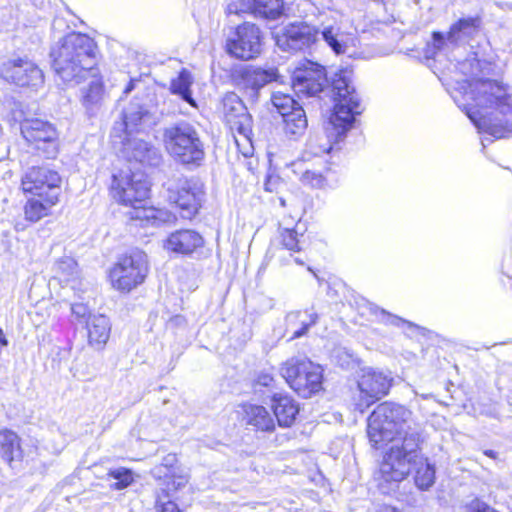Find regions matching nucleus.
I'll list each match as a JSON object with an SVG mask.
<instances>
[{"label": "nucleus", "mask_w": 512, "mask_h": 512, "mask_svg": "<svg viewBox=\"0 0 512 512\" xmlns=\"http://www.w3.org/2000/svg\"><path fill=\"white\" fill-rule=\"evenodd\" d=\"M371 311L375 314V315H378L380 314L381 316V320L383 322H385L386 324H391V325H394V326H400L401 324H407L409 326H412V323L409 322V321H406L396 315H393V314H390L389 312H387L386 310L384 309H381L375 305H371Z\"/></svg>", "instance_id": "nucleus-40"}, {"label": "nucleus", "mask_w": 512, "mask_h": 512, "mask_svg": "<svg viewBox=\"0 0 512 512\" xmlns=\"http://www.w3.org/2000/svg\"><path fill=\"white\" fill-rule=\"evenodd\" d=\"M228 9H229V12H230V13H239V12H241V11H242V9H240V10H239V9L237 8V5H236L235 3L230 4V5L228 6Z\"/></svg>", "instance_id": "nucleus-49"}, {"label": "nucleus", "mask_w": 512, "mask_h": 512, "mask_svg": "<svg viewBox=\"0 0 512 512\" xmlns=\"http://www.w3.org/2000/svg\"><path fill=\"white\" fill-rule=\"evenodd\" d=\"M108 475L112 477L113 479L117 480L112 486L117 489L121 490L126 487H128L133 482V475L132 471L127 468H117L114 470H111Z\"/></svg>", "instance_id": "nucleus-37"}, {"label": "nucleus", "mask_w": 512, "mask_h": 512, "mask_svg": "<svg viewBox=\"0 0 512 512\" xmlns=\"http://www.w3.org/2000/svg\"><path fill=\"white\" fill-rule=\"evenodd\" d=\"M485 140H486V139H485V138H483V139H482V141H481L483 148H485Z\"/></svg>", "instance_id": "nucleus-55"}, {"label": "nucleus", "mask_w": 512, "mask_h": 512, "mask_svg": "<svg viewBox=\"0 0 512 512\" xmlns=\"http://www.w3.org/2000/svg\"><path fill=\"white\" fill-rule=\"evenodd\" d=\"M23 456L20 439L10 430H0V457L11 467L21 461Z\"/></svg>", "instance_id": "nucleus-27"}, {"label": "nucleus", "mask_w": 512, "mask_h": 512, "mask_svg": "<svg viewBox=\"0 0 512 512\" xmlns=\"http://www.w3.org/2000/svg\"><path fill=\"white\" fill-rule=\"evenodd\" d=\"M301 182L305 185H310L313 188H318L323 185L324 178L319 172L306 170L301 176Z\"/></svg>", "instance_id": "nucleus-41"}, {"label": "nucleus", "mask_w": 512, "mask_h": 512, "mask_svg": "<svg viewBox=\"0 0 512 512\" xmlns=\"http://www.w3.org/2000/svg\"><path fill=\"white\" fill-rule=\"evenodd\" d=\"M392 378L381 371L365 370L358 381L361 399L357 404L361 412L385 396L391 387Z\"/></svg>", "instance_id": "nucleus-19"}, {"label": "nucleus", "mask_w": 512, "mask_h": 512, "mask_svg": "<svg viewBox=\"0 0 512 512\" xmlns=\"http://www.w3.org/2000/svg\"><path fill=\"white\" fill-rule=\"evenodd\" d=\"M133 88H134V84H133V82L131 81V82L127 85V87L125 88L124 93H126V94L130 93V92L133 90Z\"/></svg>", "instance_id": "nucleus-50"}, {"label": "nucleus", "mask_w": 512, "mask_h": 512, "mask_svg": "<svg viewBox=\"0 0 512 512\" xmlns=\"http://www.w3.org/2000/svg\"><path fill=\"white\" fill-rule=\"evenodd\" d=\"M88 342L96 350L104 347L110 337L111 323L103 314L90 316L86 321Z\"/></svg>", "instance_id": "nucleus-25"}, {"label": "nucleus", "mask_w": 512, "mask_h": 512, "mask_svg": "<svg viewBox=\"0 0 512 512\" xmlns=\"http://www.w3.org/2000/svg\"><path fill=\"white\" fill-rule=\"evenodd\" d=\"M1 77L20 87L38 89L44 84L43 71L28 57L11 58L0 69Z\"/></svg>", "instance_id": "nucleus-15"}, {"label": "nucleus", "mask_w": 512, "mask_h": 512, "mask_svg": "<svg viewBox=\"0 0 512 512\" xmlns=\"http://www.w3.org/2000/svg\"><path fill=\"white\" fill-rule=\"evenodd\" d=\"M168 324L171 326H184L186 324V320L183 316L176 315L169 320Z\"/></svg>", "instance_id": "nucleus-45"}, {"label": "nucleus", "mask_w": 512, "mask_h": 512, "mask_svg": "<svg viewBox=\"0 0 512 512\" xmlns=\"http://www.w3.org/2000/svg\"><path fill=\"white\" fill-rule=\"evenodd\" d=\"M192 84V74L187 69H182L178 76L172 79L170 83V91L172 94L180 96L183 101L187 102L192 107H197L196 101L192 97Z\"/></svg>", "instance_id": "nucleus-30"}, {"label": "nucleus", "mask_w": 512, "mask_h": 512, "mask_svg": "<svg viewBox=\"0 0 512 512\" xmlns=\"http://www.w3.org/2000/svg\"><path fill=\"white\" fill-rule=\"evenodd\" d=\"M507 403L509 405L510 412H512V391H511V393L507 397Z\"/></svg>", "instance_id": "nucleus-51"}, {"label": "nucleus", "mask_w": 512, "mask_h": 512, "mask_svg": "<svg viewBox=\"0 0 512 512\" xmlns=\"http://www.w3.org/2000/svg\"><path fill=\"white\" fill-rule=\"evenodd\" d=\"M318 39V31L314 26L303 21H296L285 25L275 36L276 45L282 51H302Z\"/></svg>", "instance_id": "nucleus-17"}, {"label": "nucleus", "mask_w": 512, "mask_h": 512, "mask_svg": "<svg viewBox=\"0 0 512 512\" xmlns=\"http://www.w3.org/2000/svg\"><path fill=\"white\" fill-rule=\"evenodd\" d=\"M55 279L65 283L75 292L86 293L89 290V283L80 279V272L77 262L69 257L59 260L54 267Z\"/></svg>", "instance_id": "nucleus-24"}, {"label": "nucleus", "mask_w": 512, "mask_h": 512, "mask_svg": "<svg viewBox=\"0 0 512 512\" xmlns=\"http://www.w3.org/2000/svg\"><path fill=\"white\" fill-rule=\"evenodd\" d=\"M159 121L160 114L155 106L143 104L135 99L125 109L120 127H124V134L132 135L151 130Z\"/></svg>", "instance_id": "nucleus-18"}, {"label": "nucleus", "mask_w": 512, "mask_h": 512, "mask_svg": "<svg viewBox=\"0 0 512 512\" xmlns=\"http://www.w3.org/2000/svg\"><path fill=\"white\" fill-rule=\"evenodd\" d=\"M8 341L3 333L2 328L0 327V347L7 346Z\"/></svg>", "instance_id": "nucleus-47"}, {"label": "nucleus", "mask_w": 512, "mask_h": 512, "mask_svg": "<svg viewBox=\"0 0 512 512\" xmlns=\"http://www.w3.org/2000/svg\"><path fill=\"white\" fill-rule=\"evenodd\" d=\"M271 102L282 117H285L286 114L292 112L296 107H301L291 95L280 91L273 92Z\"/></svg>", "instance_id": "nucleus-35"}, {"label": "nucleus", "mask_w": 512, "mask_h": 512, "mask_svg": "<svg viewBox=\"0 0 512 512\" xmlns=\"http://www.w3.org/2000/svg\"><path fill=\"white\" fill-rule=\"evenodd\" d=\"M382 512H399V511L392 507H386L383 509Z\"/></svg>", "instance_id": "nucleus-52"}, {"label": "nucleus", "mask_w": 512, "mask_h": 512, "mask_svg": "<svg viewBox=\"0 0 512 512\" xmlns=\"http://www.w3.org/2000/svg\"><path fill=\"white\" fill-rule=\"evenodd\" d=\"M261 388H267L269 392L276 388V381L270 373L261 371L257 374L254 379V390L260 392Z\"/></svg>", "instance_id": "nucleus-39"}, {"label": "nucleus", "mask_w": 512, "mask_h": 512, "mask_svg": "<svg viewBox=\"0 0 512 512\" xmlns=\"http://www.w3.org/2000/svg\"><path fill=\"white\" fill-rule=\"evenodd\" d=\"M52 68L68 84H79L88 76L94 79L83 94V104L89 108L102 98L103 87L96 79V44L86 34L72 32L51 48Z\"/></svg>", "instance_id": "nucleus-3"}, {"label": "nucleus", "mask_w": 512, "mask_h": 512, "mask_svg": "<svg viewBox=\"0 0 512 512\" xmlns=\"http://www.w3.org/2000/svg\"><path fill=\"white\" fill-rule=\"evenodd\" d=\"M72 315L75 316L79 321L86 322L91 315L90 309L87 304L84 303H73L71 304Z\"/></svg>", "instance_id": "nucleus-42"}, {"label": "nucleus", "mask_w": 512, "mask_h": 512, "mask_svg": "<svg viewBox=\"0 0 512 512\" xmlns=\"http://www.w3.org/2000/svg\"><path fill=\"white\" fill-rule=\"evenodd\" d=\"M61 177L58 172L47 167H32L22 178L24 192L37 197H46L48 203L56 204L61 193Z\"/></svg>", "instance_id": "nucleus-12"}, {"label": "nucleus", "mask_w": 512, "mask_h": 512, "mask_svg": "<svg viewBox=\"0 0 512 512\" xmlns=\"http://www.w3.org/2000/svg\"><path fill=\"white\" fill-rule=\"evenodd\" d=\"M204 245L203 237L191 229L172 232L164 241L163 247L168 252L179 255H192Z\"/></svg>", "instance_id": "nucleus-22"}, {"label": "nucleus", "mask_w": 512, "mask_h": 512, "mask_svg": "<svg viewBox=\"0 0 512 512\" xmlns=\"http://www.w3.org/2000/svg\"><path fill=\"white\" fill-rule=\"evenodd\" d=\"M334 110L323 134L311 136L306 144L307 151L314 156L329 153L333 145L341 141L353 126L355 117L363 107L358 93L347 72L336 74L332 83Z\"/></svg>", "instance_id": "nucleus-4"}, {"label": "nucleus", "mask_w": 512, "mask_h": 512, "mask_svg": "<svg viewBox=\"0 0 512 512\" xmlns=\"http://www.w3.org/2000/svg\"><path fill=\"white\" fill-rule=\"evenodd\" d=\"M117 127L115 126L112 131V138L114 144H122L121 152L128 161H135L143 165L156 167L162 162V154L160 150L145 141L144 139L132 137L131 135L121 134L117 135Z\"/></svg>", "instance_id": "nucleus-16"}, {"label": "nucleus", "mask_w": 512, "mask_h": 512, "mask_svg": "<svg viewBox=\"0 0 512 512\" xmlns=\"http://www.w3.org/2000/svg\"><path fill=\"white\" fill-rule=\"evenodd\" d=\"M112 198L120 204L131 206L129 213L132 220L139 221L142 227H160L172 224L176 220L174 214L166 209L145 207L142 203L148 198L150 188L140 173L120 171L114 174L110 186Z\"/></svg>", "instance_id": "nucleus-5"}, {"label": "nucleus", "mask_w": 512, "mask_h": 512, "mask_svg": "<svg viewBox=\"0 0 512 512\" xmlns=\"http://www.w3.org/2000/svg\"><path fill=\"white\" fill-rule=\"evenodd\" d=\"M279 202L282 207L286 206V200L283 197H279Z\"/></svg>", "instance_id": "nucleus-54"}, {"label": "nucleus", "mask_w": 512, "mask_h": 512, "mask_svg": "<svg viewBox=\"0 0 512 512\" xmlns=\"http://www.w3.org/2000/svg\"><path fill=\"white\" fill-rule=\"evenodd\" d=\"M283 121L285 133L295 138L303 135L308 126L306 113L302 106L296 107L292 112L286 114Z\"/></svg>", "instance_id": "nucleus-32"}, {"label": "nucleus", "mask_w": 512, "mask_h": 512, "mask_svg": "<svg viewBox=\"0 0 512 512\" xmlns=\"http://www.w3.org/2000/svg\"><path fill=\"white\" fill-rule=\"evenodd\" d=\"M482 20L479 16L459 18L451 24L447 33L434 31L431 41L426 44L425 57L435 58L438 54H448L452 49L470 43L478 34Z\"/></svg>", "instance_id": "nucleus-7"}, {"label": "nucleus", "mask_w": 512, "mask_h": 512, "mask_svg": "<svg viewBox=\"0 0 512 512\" xmlns=\"http://www.w3.org/2000/svg\"><path fill=\"white\" fill-rule=\"evenodd\" d=\"M157 512H181L173 500L163 499L162 495L157 496Z\"/></svg>", "instance_id": "nucleus-43"}, {"label": "nucleus", "mask_w": 512, "mask_h": 512, "mask_svg": "<svg viewBox=\"0 0 512 512\" xmlns=\"http://www.w3.org/2000/svg\"><path fill=\"white\" fill-rule=\"evenodd\" d=\"M496 5L502 10L512 12V2L507 0H500L496 2Z\"/></svg>", "instance_id": "nucleus-46"}, {"label": "nucleus", "mask_w": 512, "mask_h": 512, "mask_svg": "<svg viewBox=\"0 0 512 512\" xmlns=\"http://www.w3.org/2000/svg\"><path fill=\"white\" fill-rule=\"evenodd\" d=\"M247 423L257 430L271 432L275 429L274 417L260 405H249L246 410Z\"/></svg>", "instance_id": "nucleus-28"}, {"label": "nucleus", "mask_w": 512, "mask_h": 512, "mask_svg": "<svg viewBox=\"0 0 512 512\" xmlns=\"http://www.w3.org/2000/svg\"><path fill=\"white\" fill-rule=\"evenodd\" d=\"M166 478L167 480L164 483V487L161 488L158 495H162L163 499L172 500L173 493L185 487L188 479L184 475H176L175 473L168 474Z\"/></svg>", "instance_id": "nucleus-36"}, {"label": "nucleus", "mask_w": 512, "mask_h": 512, "mask_svg": "<svg viewBox=\"0 0 512 512\" xmlns=\"http://www.w3.org/2000/svg\"><path fill=\"white\" fill-rule=\"evenodd\" d=\"M281 376L303 398H310L322 389V369L306 358H291L282 364Z\"/></svg>", "instance_id": "nucleus-9"}, {"label": "nucleus", "mask_w": 512, "mask_h": 512, "mask_svg": "<svg viewBox=\"0 0 512 512\" xmlns=\"http://www.w3.org/2000/svg\"><path fill=\"white\" fill-rule=\"evenodd\" d=\"M176 462H177V458H176L175 454L166 455L163 458L161 465L156 466L152 469L153 476L161 478L162 475H164V477H167L168 474L174 473L173 469H174V465L176 464Z\"/></svg>", "instance_id": "nucleus-38"}, {"label": "nucleus", "mask_w": 512, "mask_h": 512, "mask_svg": "<svg viewBox=\"0 0 512 512\" xmlns=\"http://www.w3.org/2000/svg\"><path fill=\"white\" fill-rule=\"evenodd\" d=\"M271 408L280 427H291L299 414V404L288 394L274 392L271 396Z\"/></svg>", "instance_id": "nucleus-23"}, {"label": "nucleus", "mask_w": 512, "mask_h": 512, "mask_svg": "<svg viewBox=\"0 0 512 512\" xmlns=\"http://www.w3.org/2000/svg\"><path fill=\"white\" fill-rule=\"evenodd\" d=\"M162 187L167 200L181 210L183 218L191 219L198 213L205 194L203 183L199 179L173 175Z\"/></svg>", "instance_id": "nucleus-8"}, {"label": "nucleus", "mask_w": 512, "mask_h": 512, "mask_svg": "<svg viewBox=\"0 0 512 512\" xmlns=\"http://www.w3.org/2000/svg\"><path fill=\"white\" fill-rule=\"evenodd\" d=\"M163 138L167 152L176 162L199 166L204 159V144L192 124L177 122L164 130Z\"/></svg>", "instance_id": "nucleus-6"}, {"label": "nucleus", "mask_w": 512, "mask_h": 512, "mask_svg": "<svg viewBox=\"0 0 512 512\" xmlns=\"http://www.w3.org/2000/svg\"><path fill=\"white\" fill-rule=\"evenodd\" d=\"M294 261H295V263H297L299 265H303L304 264V261L302 259H300L299 257H295Z\"/></svg>", "instance_id": "nucleus-53"}, {"label": "nucleus", "mask_w": 512, "mask_h": 512, "mask_svg": "<svg viewBox=\"0 0 512 512\" xmlns=\"http://www.w3.org/2000/svg\"><path fill=\"white\" fill-rule=\"evenodd\" d=\"M225 121L231 130L249 139L252 132V117L242 99L234 92L226 93L222 100Z\"/></svg>", "instance_id": "nucleus-20"}, {"label": "nucleus", "mask_w": 512, "mask_h": 512, "mask_svg": "<svg viewBox=\"0 0 512 512\" xmlns=\"http://www.w3.org/2000/svg\"><path fill=\"white\" fill-rule=\"evenodd\" d=\"M459 70L469 79L460 89L462 100L453 96L455 103L465 111L479 133H486L494 139L512 136V88L488 78L491 63L476 56L459 63Z\"/></svg>", "instance_id": "nucleus-2"}, {"label": "nucleus", "mask_w": 512, "mask_h": 512, "mask_svg": "<svg viewBox=\"0 0 512 512\" xmlns=\"http://www.w3.org/2000/svg\"><path fill=\"white\" fill-rule=\"evenodd\" d=\"M367 436L375 449L387 447L375 480L383 494L396 491L399 484L416 465L414 482L419 490L427 491L435 483V467L420 455L422 427L413 412L403 405L384 402L368 418Z\"/></svg>", "instance_id": "nucleus-1"}, {"label": "nucleus", "mask_w": 512, "mask_h": 512, "mask_svg": "<svg viewBox=\"0 0 512 512\" xmlns=\"http://www.w3.org/2000/svg\"><path fill=\"white\" fill-rule=\"evenodd\" d=\"M147 273V255L135 250L119 258L110 271V279L115 289L129 292L144 281Z\"/></svg>", "instance_id": "nucleus-10"}, {"label": "nucleus", "mask_w": 512, "mask_h": 512, "mask_svg": "<svg viewBox=\"0 0 512 512\" xmlns=\"http://www.w3.org/2000/svg\"><path fill=\"white\" fill-rule=\"evenodd\" d=\"M232 83L244 91L252 100H256L259 91L267 84L275 81L278 71L275 68L263 69L253 65H235L231 69Z\"/></svg>", "instance_id": "nucleus-13"}, {"label": "nucleus", "mask_w": 512, "mask_h": 512, "mask_svg": "<svg viewBox=\"0 0 512 512\" xmlns=\"http://www.w3.org/2000/svg\"><path fill=\"white\" fill-rule=\"evenodd\" d=\"M252 13L259 18L276 20L284 14L283 0H253Z\"/></svg>", "instance_id": "nucleus-31"}, {"label": "nucleus", "mask_w": 512, "mask_h": 512, "mask_svg": "<svg viewBox=\"0 0 512 512\" xmlns=\"http://www.w3.org/2000/svg\"><path fill=\"white\" fill-rule=\"evenodd\" d=\"M54 204L48 203L46 197L29 199L24 207L25 217L31 222H37L48 214V210Z\"/></svg>", "instance_id": "nucleus-33"}, {"label": "nucleus", "mask_w": 512, "mask_h": 512, "mask_svg": "<svg viewBox=\"0 0 512 512\" xmlns=\"http://www.w3.org/2000/svg\"><path fill=\"white\" fill-rule=\"evenodd\" d=\"M263 35L260 28L250 22L238 25L226 38L225 51L236 59L249 61L262 52Z\"/></svg>", "instance_id": "nucleus-11"}, {"label": "nucleus", "mask_w": 512, "mask_h": 512, "mask_svg": "<svg viewBox=\"0 0 512 512\" xmlns=\"http://www.w3.org/2000/svg\"><path fill=\"white\" fill-rule=\"evenodd\" d=\"M20 131L23 138L42 151L46 158L56 157L58 134L51 123L38 118L24 119L20 123Z\"/></svg>", "instance_id": "nucleus-14"}, {"label": "nucleus", "mask_w": 512, "mask_h": 512, "mask_svg": "<svg viewBox=\"0 0 512 512\" xmlns=\"http://www.w3.org/2000/svg\"><path fill=\"white\" fill-rule=\"evenodd\" d=\"M280 184L281 182L278 177L269 176L264 184V188L268 192H275Z\"/></svg>", "instance_id": "nucleus-44"}, {"label": "nucleus", "mask_w": 512, "mask_h": 512, "mask_svg": "<svg viewBox=\"0 0 512 512\" xmlns=\"http://www.w3.org/2000/svg\"><path fill=\"white\" fill-rule=\"evenodd\" d=\"M318 315L312 311H293L286 316V331L291 333L290 339L304 336L309 328L316 324Z\"/></svg>", "instance_id": "nucleus-26"}, {"label": "nucleus", "mask_w": 512, "mask_h": 512, "mask_svg": "<svg viewBox=\"0 0 512 512\" xmlns=\"http://www.w3.org/2000/svg\"><path fill=\"white\" fill-rule=\"evenodd\" d=\"M310 68L299 69L293 76V89L298 94L315 96L327 83L324 67L311 63Z\"/></svg>", "instance_id": "nucleus-21"}, {"label": "nucleus", "mask_w": 512, "mask_h": 512, "mask_svg": "<svg viewBox=\"0 0 512 512\" xmlns=\"http://www.w3.org/2000/svg\"><path fill=\"white\" fill-rule=\"evenodd\" d=\"M483 453H484V455H486L489 458H492V459H496L497 458V453L494 450L487 449V450H484Z\"/></svg>", "instance_id": "nucleus-48"}, {"label": "nucleus", "mask_w": 512, "mask_h": 512, "mask_svg": "<svg viewBox=\"0 0 512 512\" xmlns=\"http://www.w3.org/2000/svg\"><path fill=\"white\" fill-rule=\"evenodd\" d=\"M315 28L318 31V35L321 34L322 39L336 54H341L345 51L344 45L339 40L340 26L334 18H326Z\"/></svg>", "instance_id": "nucleus-29"}, {"label": "nucleus", "mask_w": 512, "mask_h": 512, "mask_svg": "<svg viewBox=\"0 0 512 512\" xmlns=\"http://www.w3.org/2000/svg\"><path fill=\"white\" fill-rule=\"evenodd\" d=\"M281 245L291 252H300L303 249L304 234L300 233L297 228H285L280 231Z\"/></svg>", "instance_id": "nucleus-34"}]
</instances>
